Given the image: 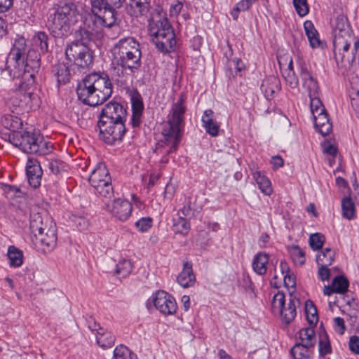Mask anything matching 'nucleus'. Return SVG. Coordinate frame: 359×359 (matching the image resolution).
I'll return each mask as SVG.
<instances>
[{
    "label": "nucleus",
    "instance_id": "62",
    "mask_svg": "<svg viewBox=\"0 0 359 359\" xmlns=\"http://www.w3.org/2000/svg\"><path fill=\"white\" fill-rule=\"evenodd\" d=\"M284 284L287 287H293L296 285L295 278L290 272H287L283 275Z\"/></svg>",
    "mask_w": 359,
    "mask_h": 359
},
{
    "label": "nucleus",
    "instance_id": "8",
    "mask_svg": "<svg viewBox=\"0 0 359 359\" xmlns=\"http://www.w3.org/2000/svg\"><path fill=\"white\" fill-rule=\"evenodd\" d=\"M88 180L95 194L107 198L114 196L111 178L107 166L103 163L96 165L91 172Z\"/></svg>",
    "mask_w": 359,
    "mask_h": 359
},
{
    "label": "nucleus",
    "instance_id": "11",
    "mask_svg": "<svg viewBox=\"0 0 359 359\" xmlns=\"http://www.w3.org/2000/svg\"><path fill=\"white\" fill-rule=\"evenodd\" d=\"M97 126L100 130V138L108 144H114L120 142L126 131L125 122L112 120H99Z\"/></svg>",
    "mask_w": 359,
    "mask_h": 359
},
{
    "label": "nucleus",
    "instance_id": "59",
    "mask_svg": "<svg viewBox=\"0 0 359 359\" xmlns=\"http://www.w3.org/2000/svg\"><path fill=\"white\" fill-rule=\"evenodd\" d=\"M319 266H320V267H319L318 271V278L323 281L328 280L330 276V269L327 268L328 266H324V265H319Z\"/></svg>",
    "mask_w": 359,
    "mask_h": 359
},
{
    "label": "nucleus",
    "instance_id": "36",
    "mask_svg": "<svg viewBox=\"0 0 359 359\" xmlns=\"http://www.w3.org/2000/svg\"><path fill=\"white\" fill-rule=\"evenodd\" d=\"M342 216L348 219H353L355 217V207L352 198L349 196L344 197L341 200Z\"/></svg>",
    "mask_w": 359,
    "mask_h": 359
},
{
    "label": "nucleus",
    "instance_id": "46",
    "mask_svg": "<svg viewBox=\"0 0 359 359\" xmlns=\"http://www.w3.org/2000/svg\"><path fill=\"white\" fill-rule=\"evenodd\" d=\"M253 3L255 2L252 0H241L238 2L231 12L233 19L236 20L238 18V13L248 11Z\"/></svg>",
    "mask_w": 359,
    "mask_h": 359
},
{
    "label": "nucleus",
    "instance_id": "3",
    "mask_svg": "<svg viewBox=\"0 0 359 359\" xmlns=\"http://www.w3.org/2000/svg\"><path fill=\"white\" fill-rule=\"evenodd\" d=\"M185 100V95L182 93L179 100L172 105L167 121L163 124L161 130L163 139L158 144L157 151L164 145L168 147V149L165 150L167 154L177 149L184 128V114L186 111Z\"/></svg>",
    "mask_w": 359,
    "mask_h": 359
},
{
    "label": "nucleus",
    "instance_id": "33",
    "mask_svg": "<svg viewBox=\"0 0 359 359\" xmlns=\"http://www.w3.org/2000/svg\"><path fill=\"white\" fill-rule=\"evenodd\" d=\"M2 125L12 133H20L17 131L22 125V122L20 118L12 114H6L1 119Z\"/></svg>",
    "mask_w": 359,
    "mask_h": 359
},
{
    "label": "nucleus",
    "instance_id": "63",
    "mask_svg": "<svg viewBox=\"0 0 359 359\" xmlns=\"http://www.w3.org/2000/svg\"><path fill=\"white\" fill-rule=\"evenodd\" d=\"M334 322L336 331L340 334H344L345 330L344 319L340 317H337L334 318Z\"/></svg>",
    "mask_w": 359,
    "mask_h": 359
},
{
    "label": "nucleus",
    "instance_id": "47",
    "mask_svg": "<svg viewBox=\"0 0 359 359\" xmlns=\"http://www.w3.org/2000/svg\"><path fill=\"white\" fill-rule=\"evenodd\" d=\"M55 75L57 77V82L65 83L69 81V70L64 65H58L55 67Z\"/></svg>",
    "mask_w": 359,
    "mask_h": 359
},
{
    "label": "nucleus",
    "instance_id": "14",
    "mask_svg": "<svg viewBox=\"0 0 359 359\" xmlns=\"http://www.w3.org/2000/svg\"><path fill=\"white\" fill-rule=\"evenodd\" d=\"M298 73L302 79L303 87L305 88L309 96L318 95L319 86L317 80L313 76L309 69V65L298 56Z\"/></svg>",
    "mask_w": 359,
    "mask_h": 359
},
{
    "label": "nucleus",
    "instance_id": "5",
    "mask_svg": "<svg viewBox=\"0 0 359 359\" xmlns=\"http://www.w3.org/2000/svg\"><path fill=\"white\" fill-rule=\"evenodd\" d=\"M79 13L73 3L59 5L48 19V27L55 38H62L70 33L71 27L78 20Z\"/></svg>",
    "mask_w": 359,
    "mask_h": 359
},
{
    "label": "nucleus",
    "instance_id": "44",
    "mask_svg": "<svg viewBox=\"0 0 359 359\" xmlns=\"http://www.w3.org/2000/svg\"><path fill=\"white\" fill-rule=\"evenodd\" d=\"M133 267V264L130 260L123 259L116 264V273L124 278L131 273Z\"/></svg>",
    "mask_w": 359,
    "mask_h": 359
},
{
    "label": "nucleus",
    "instance_id": "18",
    "mask_svg": "<svg viewBox=\"0 0 359 359\" xmlns=\"http://www.w3.org/2000/svg\"><path fill=\"white\" fill-rule=\"evenodd\" d=\"M50 225L44 231L34 236L36 241L43 246V250L50 252L53 250L57 245V229L55 223H50Z\"/></svg>",
    "mask_w": 359,
    "mask_h": 359
},
{
    "label": "nucleus",
    "instance_id": "55",
    "mask_svg": "<svg viewBox=\"0 0 359 359\" xmlns=\"http://www.w3.org/2000/svg\"><path fill=\"white\" fill-rule=\"evenodd\" d=\"M351 97L353 102L359 103V79L353 78L351 81Z\"/></svg>",
    "mask_w": 359,
    "mask_h": 359
},
{
    "label": "nucleus",
    "instance_id": "16",
    "mask_svg": "<svg viewBox=\"0 0 359 359\" xmlns=\"http://www.w3.org/2000/svg\"><path fill=\"white\" fill-rule=\"evenodd\" d=\"M126 116V109L122 104L116 101H110L103 107L99 120L125 122Z\"/></svg>",
    "mask_w": 359,
    "mask_h": 359
},
{
    "label": "nucleus",
    "instance_id": "43",
    "mask_svg": "<svg viewBox=\"0 0 359 359\" xmlns=\"http://www.w3.org/2000/svg\"><path fill=\"white\" fill-rule=\"evenodd\" d=\"M291 258L296 265L302 266L306 261L304 252L297 245L290 248Z\"/></svg>",
    "mask_w": 359,
    "mask_h": 359
},
{
    "label": "nucleus",
    "instance_id": "17",
    "mask_svg": "<svg viewBox=\"0 0 359 359\" xmlns=\"http://www.w3.org/2000/svg\"><path fill=\"white\" fill-rule=\"evenodd\" d=\"M333 51L336 60L343 62L345 53L349 50L350 45L353 41V32H344L333 34Z\"/></svg>",
    "mask_w": 359,
    "mask_h": 359
},
{
    "label": "nucleus",
    "instance_id": "60",
    "mask_svg": "<svg viewBox=\"0 0 359 359\" xmlns=\"http://www.w3.org/2000/svg\"><path fill=\"white\" fill-rule=\"evenodd\" d=\"M228 67L231 69L233 67L236 72H241L244 69L245 65L241 59L236 58L228 62Z\"/></svg>",
    "mask_w": 359,
    "mask_h": 359
},
{
    "label": "nucleus",
    "instance_id": "56",
    "mask_svg": "<svg viewBox=\"0 0 359 359\" xmlns=\"http://www.w3.org/2000/svg\"><path fill=\"white\" fill-rule=\"evenodd\" d=\"M284 78L286 83L291 88H295L299 85L298 78L294 71H288L284 74Z\"/></svg>",
    "mask_w": 359,
    "mask_h": 359
},
{
    "label": "nucleus",
    "instance_id": "12",
    "mask_svg": "<svg viewBox=\"0 0 359 359\" xmlns=\"http://www.w3.org/2000/svg\"><path fill=\"white\" fill-rule=\"evenodd\" d=\"M91 12L96 22L102 26L111 27L117 24V12L114 6L90 4Z\"/></svg>",
    "mask_w": 359,
    "mask_h": 359
},
{
    "label": "nucleus",
    "instance_id": "42",
    "mask_svg": "<svg viewBox=\"0 0 359 359\" xmlns=\"http://www.w3.org/2000/svg\"><path fill=\"white\" fill-rule=\"evenodd\" d=\"M305 313L309 323L311 325H316L318 320L317 309L311 301L306 302Z\"/></svg>",
    "mask_w": 359,
    "mask_h": 359
},
{
    "label": "nucleus",
    "instance_id": "6",
    "mask_svg": "<svg viewBox=\"0 0 359 359\" xmlns=\"http://www.w3.org/2000/svg\"><path fill=\"white\" fill-rule=\"evenodd\" d=\"M9 141L15 147L27 154L45 156L53 151V145L44 140L43 137L36 131L25 130L11 133Z\"/></svg>",
    "mask_w": 359,
    "mask_h": 359
},
{
    "label": "nucleus",
    "instance_id": "7",
    "mask_svg": "<svg viewBox=\"0 0 359 359\" xmlns=\"http://www.w3.org/2000/svg\"><path fill=\"white\" fill-rule=\"evenodd\" d=\"M81 41H75L69 44L65 50L67 59L75 65L85 68L93 62V55L86 43L90 39L88 31L81 30Z\"/></svg>",
    "mask_w": 359,
    "mask_h": 359
},
{
    "label": "nucleus",
    "instance_id": "23",
    "mask_svg": "<svg viewBox=\"0 0 359 359\" xmlns=\"http://www.w3.org/2000/svg\"><path fill=\"white\" fill-rule=\"evenodd\" d=\"M203 127L206 133L212 137H216L219 134V125L214 119V111L212 109L204 111L201 117Z\"/></svg>",
    "mask_w": 359,
    "mask_h": 359
},
{
    "label": "nucleus",
    "instance_id": "51",
    "mask_svg": "<svg viewBox=\"0 0 359 359\" xmlns=\"http://www.w3.org/2000/svg\"><path fill=\"white\" fill-rule=\"evenodd\" d=\"M325 241V237L323 235L320 233H314L312 234L309 238V244L311 248L313 250H317L320 249L323 247V245Z\"/></svg>",
    "mask_w": 359,
    "mask_h": 359
},
{
    "label": "nucleus",
    "instance_id": "29",
    "mask_svg": "<svg viewBox=\"0 0 359 359\" xmlns=\"http://www.w3.org/2000/svg\"><path fill=\"white\" fill-rule=\"evenodd\" d=\"M7 257L11 267L18 268L23 264V252L14 245H10L8 248Z\"/></svg>",
    "mask_w": 359,
    "mask_h": 359
},
{
    "label": "nucleus",
    "instance_id": "21",
    "mask_svg": "<svg viewBox=\"0 0 359 359\" xmlns=\"http://www.w3.org/2000/svg\"><path fill=\"white\" fill-rule=\"evenodd\" d=\"M152 42L156 47L163 53H169L175 50L176 46V39L174 32H167L166 34H163L159 38H152Z\"/></svg>",
    "mask_w": 359,
    "mask_h": 359
},
{
    "label": "nucleus",
    "instance_id": "15",
    "mask_svg": "<svg viewBox=\"0 0 359 359\" xmlns=\"http://www.w3.org/2000/svg\"><path fill=\"white\" fill-rule=\"evenodd\" d=\"M152 302L157 310L164 315H172L177 311V306L175 299L163 290L154 293Z\"/></svg>",
    "mask_w": 359,
    "mask_h": 359
},
{
    "label": "nucleus",
    "instance_id": "2",
    "mask_svg": "<svg viewBox=\"0 0 359 359\" xmlns=\"http://www.w3.org/2000/svg\"><path fill=\"white\" fill-rule=\"evenodd\" d=\"M113 86L105 73L94 72L86 76L78 84L76 93L83 104L95 107L102 104L112 95Z\"/></svg>",
    "mask_w": 359,
    "mask_h": 359
},
{
    "label": "nucleus",
    "instance_id": "1",
    "mask_svg": "<svg viewBox=\"0 0 359 359\" xmlns=\"http://www.w3.org/2000/svg\"><path fill=\"white\" fill-rule=\"evenodd\" d=\"M112 55L111 79L119 86H127L142 65L140 44L132 37L121 39L114 45Z\"/></svg>",
    "mask_w": 359,
    "mask_h": 359
},
{
    "label": "nucleus",
    "instance_id": "34",
    "mask_svg": "<svg viewBox=\"0 0 359 359\" xmlns=\"http://www.w3.org/2000/svg\"><path fill=\"white\" fill-rule=\"evenodd\" d=\"M353 32L348 18L343 14L337 16L333 25V34Z\"/></svg>",
    "mask_w": 359,
    "mask_h": 359
},
{
    "label": "nucleus",
    "instance_id": "58",
    "mask_svg": "<svg viewBox=\"0 0 359 359\" xmlns=\"http://www.w3.org/2000/svg\"><path fill=\"white\" fill-rule=\"evenodd\" d=\"M318 348L320 355H325L331 352L330 344L327 340V337H325L324 339H320Z\"/></svg>",
    "mask_w": 359,
    "mask_h": 359
},
{
    "label": "nucleus",
    "instance_id": "4",
    "mask_svg": "<svg viewBox=\"0 0 359 359\" xmlns=\"http://www.w3.org/2000/svg\"><path fill=\"white\" fill-rule=\"evenodd\" d=\"M40 53L33 47L28 49L26 40L22 36L18 37L8 54L7 63L13 62L15 68L30 73L33 78L34 73L40 68Z\"/></svg>",
    "mask_w": 359,
    "mask_h": 359
},
{
    "label": "nucleus",
    "instance_id": "38",
    "mask_svg": "<svg viewBox=\"0 0 359 359\" xmlns=\"http://www.w3.org/2000/svg\"><path fill=\"white\" fill-rule=\"evenodd\" d=\"M164 20H168L164 16H161L159 13L156 17H152L149 20V32L151 39L153 36H156L158 33L164 26Z\"/></svg>",
    "mask_w": 359,
    "mask_h": 359
},
{
    "label": "nucleus",
    "instance_id": "41",
    "mask_svg": "<svg viewBox=\"0 0 359 359\" xmlns=\"http://www.w3.org/2000/svg\"><path fill=\"white\" fill-rule=\"evenodd\" d=\"M332 285L336 293L344 294L348 291V280L344 276H337L332 280Z\"/></svg>",
    "mask_w": 359,
    "mask_h": 359
},
{
    "label": "nucleus",
    "instance_id": "13",
    "mask_svg": "<svg viewBox=\"0 0 359 359\" xmlns=\"http://www.w3.org/2000/svg\"><path fill=\"white\" fill-rule=\"evenodd\" d=\"M104 208L112 217L125 222L131 215L133 205L128 200L118 198L106 203Z\"/></svg>",
    "mask_w": 359,
    "mask_h": 359
},
{
    "label": "nucleus",
    "instance_id": "19",
    "mask_svg": "<svg viewBox=\"0 0 359 359\" xmlns=\"http://www.w3.org/2000/svg\"><path fill=\"white\" fill-rule=\"evenodd\" d=\"M27 177L30 186L38 188L41 185L43 170L36 159L29 158L26 165Z\"/></svg>",
    "mask_w": 359,
    "mask_h": 359
},
{
    "label": "nucleus",
    "instance_id": "9",
    "mask_svg": "<svg viewBox=\"0 0 359 359\" xmlns=\"http://www.w3.org/2000/svg\"><path fill=\"white\" fill-rule=\"evenodd\" d=\"M299 304V299L290 297L286 305L284 293L278 292L274 294L271 301V311L275 315H278L280 317L283 323L288 325L296 317L297 308Z\"/></svg>",
    "mask_w": 359,
    "mask_h": 359
},
{
    "label": "nucleus",
    "instance_id": "54",
    "mask_svg": "<svg viewBox=\"0 0 359 359\" xmlns=\"http://www.w3.org/2000/svg\"><path fill=\"white\" fill-rule=\"evenodd\" d=\"M152 226V219L149 217H142L135 222V226L138 231L145 232Z\"/></svg>",
    "mask_w": 359,
    "mask_h": 359
},
{
    "label": "nucleus",
    "instance_id": "10",
    "mask_svg": "<svg viewBox=\"0 0 359 359\" xmlns=\"http://www.w3.org/2000/svg\"><path fill=\"white\" fill-rule=\"evenodd\" d=\"M33 79L32 82H22L19 85L14 95L9 99V102L14 107L21 108L27 107L30 109H36L39 106V97L33 93Z\"/></svg>",
    "mask_w": 359,
    "mask_h": 359
},
{
    "label": "nucleus",
    "instance_id": "28",
    "mask_svg": "<svg viewBox=\"0 0 359 359\" xmlns=\"http://www.w3.org/2000/svg\"><path fill=\"white\" fill-rule=\"evenodd\" d=\"M252 175L260 191L265 195L270 196L272 194L273 190L269 179L258 170H252Z\"/></svg>",
    "mask_w": 359,
    "mask_h": 359
},
{
    "label": "nucleus",
    "instance_id": "37",
    "mask_svg": "<svg viewBox=\"0 0 359 359\" xmlns=\"http://www.w3.org/2000/svg\"><path fill=\"white\" fill-rule=\"evenodd\" d=\"M48 36L44 32H39L32 37V46L39 48L41 53H46L48 51Z\"/></svg>",
    "mask_w": 359,
    "mask_h": 359
},
{
    "label": "nucleus",
    "instance_id": "20",
    "mask_svg": "<svg viewBox=\"0 0 359 359\" xmlns=\"http://www.w3.org/2000/svg\"><path fill=\"white\" fill-rule=\"evenodd\" d=\"M50 223H54L51 218L46 215L44 217L39 212H32L29 217V229L32 233H36L44 231Z\"/></svg>",
    "mask_w": 359,
    "mask_h": 359
},
{
    "label": "nucleus",
    "instance_id": "27",
    "mask_svg": "<svg viewBox=\"0 0 359 359\" xmlns=\"http://www.w3.org/2000/svg\"><path fill=\"white\" fill-rule=\"evenodd\" d=\"M150 10V0H140L130 2L128 13L136 18L146 15Z\"/></svg>",
    "mask_w": 359,
    "mask_h": 359
},
{
    "label": "nucleus",
    "instance_id": "57",
    "mask_svg": "<svg viewBox=\"0 0 359 359\" xmlns=\"http://www.w3.org/2000/svg\"><path fill=\"white\" fill-rule=\"evenodd\" d=\"M125 0H90V4H98L99 5H112L115 8H121Z\"/></svg>",
    "mask_w": 359,
    "mask_h": 359
},
{
    "label": "nucleus",
    "instance_id": "31",
    "mask_svg": "<svg viewBox=\"0 0 359 359\" xmlns=\"http://www.w3.org/2000/svg\"><path fill=\"white\" fill-rule=\"evenodd\" d=\"M299 337L301 339L299 344L313 348L316 344V334L313 327L301 329L299 332Z\"/></svg>",
    "mask_w": 359,
    "mask_h": 359
},
{
    "label": "nucleus",
    "instance_id": "45",
    "mask_svg": "<svg viewBox=\"0 0 359 359\" xmlns=\"http://www.w3.org/2000/svg\"><path fill=\"white\" fill-rule=\"evenodd\" d=\"M114 357L115 359H137V355L123 345L116 347Z\"/></svg>",
    "mask_w": 359,
    "mask_h": 359
},
{
    "label": "nucleus",
    "instance_id": "24",
    "mask_svg": "<svg viewBox=\"0 0 359 359\" xmlns=\"http://www.w3.org/2000/svg\"><path fill=\"white\" fill-rule=\"evenodd\" d=\"M315 128L323 136L328 135L332 129L327 111L313 115Z\"/></svg>",
    "mask_w": 359,
    "mask_h": 359
},
{
    "label": "nucleus",
    "instance_id": "64",
    "mask_svg": "<svg viewBox=\"0 0 359 359\" xmlns=\"http://www.w3.org/2000/svg\"><path fill=\"white\" fill-rule=\"evenodd\" d=\"M271 163L273 165L274 169H278L283 166L284 160L280 156H275L271 158Z\"/></svg>",
    "mask_w": 359,
    "mask_h": 359
},
{
    "label": "nucleus",
    "instance_id": "22",
    "mask_svg": "<svg viewBox=\"0 0 359 359\" xmlns=\"http://www.w3.org/2000/svg\"><path fill=\"white\" fill-rule=\"evenodd\" d=\"M177 281L184 288L192 287L196 282V276L194 273L192 264L189 262H185L183 264V269L179 273Z\"/></svg>",
    "mask_w": 359,
    "mask_h": 359
},
{
    "label": "nucleus",
    "instance_id": "48",
    "mask_svg": "<svg viewBox=\"0 0 359 359\" xmlns=\"http://www.w3.org/2000/svg\"><path fill=\"white\" fill-rule=\"evenodd\" d=\"M310 97V107L313 116L319 113L326 111L322 102L318 97V95L309 96Z\"/></svg>",
    "mask_w": 359,
    "mask_h": 359
},
{
    "label": "nucleus",
    "instance_id": "39",
    "mask_svg": "<svg viewBox=\"0 0 359 359\" xmlns=\"http://www.w3.org/2000/svg\"><path fill=\"white\" fill-rule=\"evenodd\" d=\"M334 252L330 248H326L318 252L316 262L318 265L330 266L334 261Z\"/></svg>",
    "mask_w": 359,
    "mask_h": 359
},
{
    "label": "nucleus",
    "instance_id": "50",
    "mask_svg": "<svg viewBox=\"0 0 359 359\" xmlns=\"http://www.w3.org/2000/svg\"><path fill=\"white\" fill-rule=\"evenodd\" d=\"M48 168L54 175H57L66 170L67 165L60 160L54 159L49 163Z\"/></svg>",
    "mask_w": 359,
    "mask_h": 359
},
{
    "label": "nucleus",
    "instance_id": "30",
    "mask_svg": "<svg viewBox=\"0 0 359 359\" xmlns=\"http://www.w3.org/2000/svg\"><path fill=\"white\" fill-rule=\"evenodd\" d=\"M304 28L310 46L313 48H318L320 46V40L319 39L318 32L316 29L313 22L310 20H306L304 23Z\"/></svg>",
    "mask_w": 359,
    "mask_h": 359
},
{
    "label": "nucleus",
    "instance_id": "53",
    "mask_svg": "<svg viewBox=\"0 0 359 359\" xmlns=\"http://www.w3.org/2000/svg\"><path fill=\"white\" fill-rule=\"evenodd\" d=\"M132 111H142L143 103L140 95L138 93H134L130 98Z\"/></svg>",
    "mask_w": 359,
    "mask_h": 359
},
{
    "label": "nucleus",
    "instance_id": "61",
    "mask_svg": "<svg viewBox=\"0 0 359 359\" xmlns=\"http://www.w3.org/2000/svg\"><path fill=\"white\" fill-rule=\"evenodd\" d=\"M349 348L353 353L359 354V337L352 336L350 338Z\"/></svg>",
    "mask_w": 359,
    "mask_h": 359
},
{
    "label": "nucleus",
    "instance_id": "26",
    "mask_svg": "<svg viewBox=\"0 0 359 359\" xmlns=\"http://www.w3.org/2000/svg\"><path fill=\"white\" fill-rule=\"evenodd\" d=\"M269 262V256L266 252H258L253 258L252 267L253 271L259 276L266 274Z\"/></svg>",
    "mask_w": 359,
    "mask_h": 359
},
{
    "label": "nucleus",
    "instance_id": "49",
    "mask_svg": "<svg viewBox=\"0 0 359 359\" xmlns=\"http://www.w3.org/2000/svg\"><path fill=\"white\" fill-rule=\"evenodd\" d=\"M293 5L299 16L304 17L309 13V7L307 0H293Z\"/></svg>",
    "mask_w": 359,
    "mask_h": 359
},
{
    "label": "nucleus",
    "instance_id": "35",
    "mask_svg": "<svg viewBox=\"0 0 359 359\" xmlns=\"http://www.w3.org/2000/svg\"><path fill=\"white\" fill-rule=\"evenodd\" d=\"M312 348L303 344H296L290 350L294 359H312Z\"/></svg>",
    "mask_w": 359,
    "mask_h": 359
},
{
    "label": "nucleus",
    "instance_id": "52",
    "mask_svg": "<svg viewBox=\"0 0 359 359\" xmlns=\"http://www.w3.org/2000/svg\"><path fill=\"white\" fill-rule=\"evenodd\" d=\"M70 220L74 226L80 231L84 230L88 226V222L83 216L72 215L70 217Z\"/></svg>",
    "mask_w": 359,
    "mask_h": 359
},
{
    "label": "nucleus",
    "instance_id": "25",
    "mask_svg": "<svg viewBox=\"0 0 359 359\" xmlns=\"http://www.w3.org/2000/svg\"><path fill=\"white\" fill-rule=\"evenodd\" d=\"M261 88L265 97L271 99L280 90V80L276 76H269L263 81Z\"/></svg>",
    "mask_w": 359,
    "mask_h": 359
},
{
    "label": "nucleus",
    "instance_id": "40",
    "mask_svg": "<svg viewBox=\"0 0 359 359\" xmlns=\"http://www.w3.org/2000/svg\"><path fill=\"white\" fill-rule=\"evenodd\" d=\"M172 229L175 233L186 235L190 229V224L184 217L178 216L177 218L173 219Z\"/></svg>",
    "mask_w": 359,
    "mask_h": 359
},
{
    "label": "nucleus",
    "instance_id": "32",
    "mask_svg": "<svg viewBox=\"0 0 359 359\" xmlns=\"http://www.w3.org/2000/svg\"><path fill=\"white\" fill-rule=\"evenodd\" d=\"M101 331H98V334H96V341L97 344L103 348H107L111 347L115 342L114 336L107 330L100 329Z\"/></svg>",
    "mask_w": 359,
    "mask_h": 359
}]
</instances>
